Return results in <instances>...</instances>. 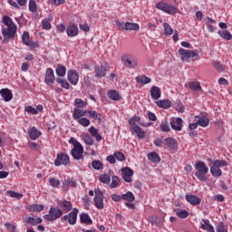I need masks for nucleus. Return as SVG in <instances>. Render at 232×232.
I'll list each match as a JSON object with an SVG mask.
<instances>
[{
    "instance_id": "obj_47",
    "label": "nucleus",
    "mask_w": 232,
    "mask_h": 232,
    "mask_svg": "<svg viewBox=\"0 0 232 232\" xmlns=\"http://www.w3.org/2000/svg\"><path fill=\"white\" fill-rule=\"evenodd\" d=\"M56 75H58V77H64V75H66V67L63 65H57Z\"/></svg>"
},
{
    "instance_id": "obj_61",
    "label": "nucleus",
    "mask_w": 232,
    "mask_h": 232,
    "mask_svg": "<svg viewBox=\"0 0 232 232\" xmlns=\"http://www.w3.org/2000/svg\"><path fill=\"white\" fill-rule=\"evenodd\" d=\"M216 231L217 232H227V229H226V227L224 226V224L222 222H220L216 227Z\"/></svg>"
},
{
    "instance_id": "obj_34",
    "label": "nucleus",
    "mask_w": 232,
    "mask_h": 232,
    "mask_svg": "<svg viewBox=\"0 0 232 232\" xmlns=\"http://www.w3.org/2000/svg\"><path fill=\"white\" fill-rule=\"evenodd\" d=\"M136 82H138V84H143V85L150 84V82H151V78H150L146 75L137 76Z\"/></svg>"
},
{
    "instance_id": "obj_39",
    "label": "nucleus",
    "mask_w": 232,
    "mask_h": 232,
    "mask_svg": "<svg viewBox=\"0 0 232 232\" xmlns=\"http://www.w3.org/2000/svg\"><path fill=\"white\" fill-rule=\"evenodd\" d=\"M212 66H214L215 70L218 72H224L226 70V65L224 63L218 62V60H214L212 62Z\"/></svg>"
},
{
    "instance_id": "obj_10",
    "label": "nucleus",
    "mask_w": 232,
    "mask_h": 232,
    "mask_svg": "<svg viewBox=\"0 0 232 232\" xmlns=\"http://www.w3.org/2000/svg\"><path fill=\"white\" fill-rule=\"evenodd\" d=\"M68 166L70 164V156L66 153H59L57 154V158L54 160V166Z\"/></svg>"
},
{
    "instance_id": "obj_58",
    "label": "nucleus",
    "mask_w": 232,
    "mask_h": 232,
    "mask_svg": "<svg viewBox=\"0 0 232 232\" xmlns=\"http://www.w3.org/2000/svg\"><path fill=\"white\" fill-rule=\"evenodd\" d=\"M49 183L51 184L52 188L61 186V180L56 179L55 178H49Z\"/></svg>"
},
{
    "instance_id": "obj_52",
    "label": "nucleus",
    "mask_w": 232,
    "mask_h": 232,
    "mask_svg": "<svg viewBox=\"0 0 232 232\" xmlns=\"http://www.w3.org/2000/svg\"><path fill=\"white\" fill-rule=\"evenodd\" d=\"M176 215L179 218H188L189 217V213L187 210L178 209L176 210Z\"/></svg>"
},
{
    "instance_id": "obj_56",
    "label": "nucleus",
    "mask_w": 232,
    "mask_h": 232,
    "mask_svg": "<svg viewBox=\"0 0 232 232\" xmlns=\"http://www.w3.org/2000/svg\"><path fill=\"white\" fill-rule=\"evenodd\" d=\"M82 139L87 146H93V139L89 134H85Z\"/></svg>"
},
{
    "instance_id": "obj_63",
    "label": "nucleus",
    "mask_w": 232,
    "mask_h": 232,
    "mask_svg": "<svg viewBox=\"0 0 232 232\" xmlns=\"http://www.w3.org/2000/svg\"><path fill=\"white\" fill-rule=\"evenodd\" d=\"M25 111H27V113H32L33 115H37L38 113L36 109L32 106L25 107Z\"/></svg>"
},
{
    "instance_id": "obj_50",
    "label": "nucleus",
    "mask_w": 232,
    "mask_h": 232,
    "mask_svg": "<svg viewBox=\"0 0 232 232\" xmlns=\"http://www.w3.org/2000/svg\"><path fill=\"white\" fill-rule=\"evenodd\" d=\"M210 173L213 177H222V170L217 167L211 166Z\"/></svg>"
},
{
    "instance_id": "obj_12",
    "label": "nucleus",
    "mask_w": 232,
    "mask_h": 232,
    "mask_svg": "<svg viewBox=\"0 0 232 232\" xmlns=\"http://www.w3.org/2000/svg\"><path fill=\"white\" fill-rule=\"evenodd\" d=\"M67 79L72 86H77V83L79 82V72L75 70L70 69L67 72Z\"/></svg>"
},
{
    "instance_id": "obj_60",
    "label": "nucleus",
    "mask_w": 232,
    "mask_h": 232,
    "mask_svg": "<svg viewBox=\"0 0 232 232\" xmlns=\"http://www.w3.org/2000/svg\"><path fill=\"white\" fill-rule=\"evenodd\" d=\"M115 159H117L120 162H124L126 160V156H124V153L121 151H117L114 153Z\"/></svg>"
},
{
    "instance_id": "obj_40",
    "label": "nucleus",
    "mask_w": 232,
    "mask_h": 232,
    "mask_svg": "<svg viewBox=\"0 0 232 232\" xmlns=\"http://www.w3.org/2000/svg\"><path fill=\"white\" fill-rule=\"evenodd\" d=\"M219 37H222V39H225V41H231L232 39V34L231 33H229V31H218V32Z\"/></svg>"
},
{
    "instance_id": "obj_32",
    "label": "nucleus",
    "mask_w": 232,
    "mask_h": 232,
    "mask_svg": "<svg viewBox=\"0 0 232 232\" xmlns=\"http://www.w3.org/2000/svg\"><path fill=\"white\" fill-rule=\"evenodd\" d=\"M121 63L126 68H135L137 66V60L135 59H121Z\"/></svg>"
},
{
    "instance_id": "obj_13",
    "label": "nucleus",
    "mask_w": 232,
    "mask_h": 232,
    "mask_svg": "<svg viewBox=\"0 0 232 232\" xmlns=\"http://www.w3.org/2000/svg\"><path fill=\"white\" fill-rule=\"evenodd\" d=\"M179 55H182V57H187V59H191L193 57H198V51L195 50H186L183 48H180L179 50Z\"/></svg>"
},
{
    "instance_id": "obj_18",
    "label": "nucleus",
    "mask_w": 232,
    "mask_h": 232,
    "mask_svg": "<svg viewBox=\"0 0 232 232\" xmlns=\"http://www.w3.org/2000/svg\"><path fill=\"white\" fill-rule=\"evenodd\" d=\"M185 198H186L187 202H188V204H191V206H198V204H200V202H202V199H200V198H198L195 195L187 194L185 196Z\"/></svg>"
},
{
    "instance_id": "obj_14",
    "label": "nucleus",
    "mask_w": 232,
    "mask_h": 232,
    "mask_svg": "<svg viewBox=\"0 0 232 232\" xmlns=\"http://www.w3.org/2000/svg\"><path fill=\"white\" fill-rule=\"evenodd\" d=\"M130 127L132 131L136 133L138 139H144V137H146V132H144V130H142V128H140L139 125L135 124V122L130 121Z\"/></svg>"
},
{
    "instance_id": "obj_25",
    "label": "nucleus",
    "mask_w": 232,
    "mask_h": 232,
    "mask_svg": "<svg viewBox=\"0 0 232 232\" xmlns=\"http://www.w3.org/2000/svg\"><path fill=\"white\" fill-rule=\"evenodd\" d=\"M52 21H53V15L52 14H49L47 18L42 21L44 30H52Z\"/></svg>"
},
{
    "instance_id": "obj_2",
    "label": "nucleus",
    "mask_w": 232,
    "mask_h": 232,
    "mask_svg": "<svg viewBox=\"0 0 232 232\" xmlns=\"http://www.w3.org/2000/svg\"><path fill=\"white\" fill-rule=\"evenodd\" d=\"M62 217L63 209L59 208V207H51L49 209V214L44 215V220H48V222H53Z\"/></svg>"
},
{
    "instance_id": "obj_41",
    "label": "nucleus",
    "mask_w": 232,
    "mask_h": 232,
    "mask_svg": "<svg viewBox=\"0 0 232 232\" xmlns=\"http://www.w3.org/2000/svg\"><path fill=\"white\" fill-rule=\"evenodd\" d=\"M3 23L7 27L17 26L15 24V23H14V20H12V18H10V16H8V15H4L3 16Z\"/></svg>"
},
{
    "instance_id": "obj_23",
    "label": "nucleus",
    "mask_w": 232,
    "mask_h": 232,
    "mask_svg": "<svg viewBox=\"0 0 232 232\" xmlns=\"http://www.w3.org/2000/svg\"><path fill=\"white\" fill-rule=\"evenodd\" d=\"M165 144L169 148V150H174L177 151L179 144L177 143V140L171 137H169L165 139Z\"/></svg>"
},
{
    "instance_id": "obj_19",
    "label": "nucleus",
    "mask_w": 232,
    "mask_h": 232,
    "mask_svg": "<svg viewBox=\"0 0 232 232\" xmlns=\"http://www.w3.org/2000/svg\"><path fill=\"white\" fill-rule=\"evenodd\" d=\"M55 81V75L53 74V69L48 68L45 72L44 82L46 84H53Z\"/></svg>"
},
{
    "instance_id": "obj_54",
    "label": "nucleus",
    "mask_w": 232,
    "mask_h": 232,
    "mask_svg": "<svg viewBox=\"0 0 232 232\" xmlns=\"http://www.w3.org/2000/svg\"><path fill=\"white\" fill-rule=\"evenodd\" d=\"M119 182H121V179H119L117 176H112L111 183L110 187L112 189H115V188H117V186H119Z\"/></svg>"
},
{
    "instance_id": "obj_8",
    "label": "nucleus",
    "mask_w": 232,
    "mask_h": 232,
    "mask_svg": "<svg viewBox=\"0 0 232 232\" xmlns=\"http://www.w3.org/2000/svg\"><path fill=\"white\" fill-rule=\"evenodd\" d=\"M22 42L25 44V46H28L29 48H32L33 50L35 48H39V43L34 42L30 38V33L27 31H24L22 34Z\"/></svg>"
},
{
    "instance_id": "obj_15",
    "label": "nucleus",
    "mask_w": 232,
    "mask_h": 232,
    "mask_svg": "<svg viewBox=\"0 0 232 232\" xmlns=\"http://www.w3.org/2000/svg\"><path fill=\"white\" fill-rule=\"evenodd\" d=\"M68 37H77L79 35V27L76 24H71L66 30Z\"/></svg>"
},
{
    "instance_id": "obj_6",
    "label": "nucleus",
    "mask_w": 232,
    "mask_h": 232,
    "mask_svg": "<svg viewBox=\"0 0 232 232\" xmlns=\"http://www.w3.org/2000/svg\"><path fill=\"white\" fill-rule=\"evenodd\" d=\"M156 8L158 10L165 12L166 14H169L170 15H175V14H177V8H175V6L166 4L164 2H159L156 5Z\"/></svg>"
},
{
    "instance_id": "obj_4",
    "label": "nucleus",
    "mask_w": 232,
    "mask_h": 232,
    "mask_svg": "<svg viewBox=\"0 0 232 232\" xmlns=\"http://www.w3.org/2000/svg\"><path fill=\"white\" fill-rule=\"evenodd\" d=\"M116 26L119 30H125L126 32L137 31L140 29V25L137 23L126 22L125 24L122 22L116 21Z\"/></svg>"
},
{
    "instance_id": "obj_11",
    "label": "nucleus",
    "mask_w": 232,
    "mask_h": 232,
    "mask_svg": "<svg viewBox=\"0 0 232 232\" xmlns=\"http://www.w3.org/2000/svg\"><path fill=\"white\" fill-rule=\"evenodd\" d=\"M121 177L125 182H133V169L130 167H124L121 169Z\"/></svg>"
},
{
    "instance_id": "obj_22",
    "label": "nucleus",
    "mask_w": 232,
    "mask_h": 232,
    "mask_svg": "<svg viewBox=\"0 0 232 232\" xmlns=\"http://www.w3.org/2000/svg\"><path fill=\"white\" fill-rule=\"evenodd\" d=\"M94 73L95 77H98V79H101L102 77H106V67L101 65H96L94 67Z\"/></svg>"
},
{
    "instance_id": "obj_57",
    "label": "nucleus",
    "mask_w": 232,
    "mask_h": 232,
    "mask_svg": "<svg viewBox=\"0 0 232 232\" xmlns=\"http://www.w3.org/2000/svg\"><path fill=\"white\" fill-rule=\"evenodd\" d=\"M30 209H31L32 211L40 213V211H43V210L44 209V206H43V205H38V204H34V205H32V206L30 207Z\"/></svg>"
},
{
    "instance_id": "obj_5",
    "label": "nucleus",
    "mask_w": 232,
    "mask_h": 232,
    "mask_svg": "<svg viewBox=\"0 0 232 232\" xmlns=\"http://www.w3.org/2000/svg\"><path fill=\"white\" fill-rule=\"evenodd\" d=\"M94 193L93 201L95 208H97V209H104V193H102L101 189H95Z\"/></svg>"
},
{
    "instance_id": "obj_42",
    "label": "nucleus",
    "mask_w": 232,
    "mask_h": 232,
    "mask_svg": "<svg viewBox=\"0 0 232 232\" xmlns=\"http://www.w3.org/2000/svg\"><path fill=\"white\" fill-rule=\"evenodd\" d=\"M188 87L190 90H193L194 92H200V90H202L199 82H189Z\"/></svg>"
},
{
    "instance_id": "obj_62",
    "label": "nucleus",
    "mask_w": 232,
    "mask_h": 232,
    "mask_svg": "<svg viewBox=\"0 0 232 232\" xmlns=\"http://www.w3.org/2000/svg\"><path fill=\"white\" fill-rule=\"evenodd\" d=\"M111 200H113V202H121L122 200V195H119V194H112L111 196Z\"/></svg>"
},
{
    "instance_id": "obj_29",
    "label": "nucleus",
    "mask_w": 232,
    "mask_h": 232,
    "mask_svg": "<svg viewBox=\"0 0 232 232\" xmlns=\"http://www.w3.org/2000/svg\"><path fill=\"white\" fill-rule=\"evenodd\" d=\"M197 122L198 126H201L202 128H207V126H209V120L206 116H197L196 117Z\"/></svg>"
},
{
    "instance_id": "obj_59",
    "label": "nucleus",
    "mask_w": 232,
    "mask_h": 232,
    "mask_svg": "<svg viewBox=\"0 0 232 232\" xmlns=\"http://www.w3.org/2000/svg\"><path fill=\"white\" fill-rule=\"evenodd\" d=\"M29 10L33 13L35 14L37 12V4L34 0L29 1Z\"/></svg>"
},
{
    "instance_id": "obj_45",
    "label": "nucleus",
    "mask_w": 232,
    "mask_h": 232,
    "mask_svg": "<svg viewBox=\"0 0 232 232\" xmlns=\"http://www.w3.org/2000/svg\"><path fill=\"white\" fill-rule=\"evenodd\" d=\"M6 195L11 197L12 198H17V200H21V198H23V194L15 192L14 190H7Z\"/></svg>"
},
{
    "instance_id": "obj_43",
    "label": "nucleus",
    "mask_w": 232,
    "mask_h": 232,
    "mask_svg": "<svg viewBox=\"0 0 232 232\" xmlns=\"http://www.w3.org/2000/svg\"><path fill=\"white\" fill-rule=\"evenodd\" d=\"M88 117L94 119V121H101L102 115L95 111H88Z\"/></svg>"
},
{
    "instance_id": "obj_16",
    "label": "nucleus",
    "mask_w": 232,
    "mask_h": 232,
    "mask_svg": "<svg viewBox=\"0 0 232 232\" xmlns=\"http://www.w3.org/2000/svg\"><path fill=\"white\" fill-rule=\"evenodd\" d=\"M170 126L172 130L175 131H181L182 130V119L181 118H174L170 121Z\"/></svg>"
},
{
    "instance_id": "obj_9",
    "label": "nucleus",
    "mask_w": 232,
    "mask_h": 232,
    "mask_svg": "<svg viewBox=\"0 0 232 232\" xmlns=\"http://www.w3.org/2000/svg\"><path fill=\"white\" fill-rule=\"evenodd\" d=\"M84 153V147L82 144H76L71 151L72 157L74 160H82Z\"/></svg>"
},
{
    "instance_id": "obj_27",
    "label": "nucleus",
    "mask_w": 232,
    "mask_h": 232,
    "mask_svg": "<svg viewBox=\"0 0 232 232\" xmlns=\"http://www.w3.org/2000/svg\"><path fill=\"white\" fill-rule=\"evenodd\" d=\"M80 222L82 224H86L87 226H92V224H93V221L88 213H82L80 215Z\"/></svg>"
},
{
    "instance_id": "obj_44",
    "label": "nucleus",
    "mask_w": 232,
    "mask_h": 232,
    "mask_svg": "<svg viewBox=\"0 0 232 232\" xmlns=\"http://www.w3.org/2000/svg\"><path fill=\"white\" fill-rule=\"evenodd\" d=\"M212 167L220 169L222 166H227V162L223 160H217L215 161H211Z\"/></svg>"
},
{
    "instance_id": "obj_3",
    "label": "nucleus",
    "mask_w": 232,
    "mask_h": 232,
    "mask_svg": "<svg viewBox=\"0 0 232 232\" xmlns=\"http://www.w3.org/2000/svg\"><path fill=\"white\" fill-rule=\"evenodd\" d=\"M1 32L4 37L3 43H10V40L14 41V39H15V34H17V26L6 28L3 27Z\"/></svg>"
},
{
    "instance_id": "obj_31",
    "label": "nucleus",
    "mask_w": 232,
    "mask_h": 232,
    "mask_svg": "<svg viewBox=\"0 0 232 232\" xmlns=\"http://www.w3.org/2000/svg\"><path fill=\"white\" fill-rule=\"evenodd\" d=\"M41 137V131H39L35 127L29 130V138L31 140H37Z\"/></svg>"
},
{
    "instance_id": "obj_1",
    "label": "nucleus",
    "mask_w": 232,
    "mask_h": 232,
    "mask_svg": "<svg viewBox=\"0 0 232 232\" xmlns=\"http://www.w3.org/2000/svg\"><path fill=\"white\" fill-rule=\"evenodd\" d=\"M194 167L197 169L195 172V177L197 179L200 180L201 182H206V180H208V177L206 175H208L209 168L206 166L204 161L200 160L196 161Z\"/></svg>"
},
{
    "instance_id": "obj_53",
    "label": "nucleus",
    "mask_w": 232,
    "mask_h": 232,
    "mask_svg": "<svg viewBox=\"0 0 232 232\" xmlns=\"http://www.w3.org/2000/svg\"><path fill=\"white\" fill-rule=\"evenodd\" d=\"M100 180L102 184H110V182H111V178L108 174H102L100 176Z\"/></svg>"
},
{
    "instance_id": "obj_38",
    "label": "nucleus",
    "mask_w": 232,
    "mask_h": 232,
    "mask_svg": "<svg viewBox=\"0 0 232 232\" xmlns=\"http://www.w3.org/2000/svg\"><path fill=\"white\" fill-rule=\"evenodd\" d=\"M121 198L122 200H126V202H135V195L131 191L122 194Z\"/></svg>"
},
{
    "instance_id": "obj_24",
    "label": "nucleus",
    "mask_w": 232,
    "mask_h": 232,
    "mask_svg": "<svg viewBox=\"0 0 232 232\" xmlns=\"http://www.w3.org/2000/svg\"><path fill=\"white\" fill-rule=\"evenodd\" d=\"M161 92L160 88L157 86H152L150 88V97L153 101H159L160 99Z\"/></svg>"
},
{
    "instance_id": "obj_33",
    "label": "nucleus",
    "mask_w": 232,
    "mask_h": 232,
    "mask_svg": "<svg viewBox=\"0 0 232 232\" xmlns=\"http://www.w3.org/2000/svg\"><path fill=\"white\" fill-rule=\"evenodd\" d=\"M148 159L150 162H153V164H159V162H160V156H159L155 151L149 153Z\"/></svg>"
},
{
    "instance_id": "obj_20",
    "label": "nucleus",
    "mask_w": 232,
    "mask_h": 232,
    "mask_svg": "<svg viewBox=\"0 0 232 232\" xmlns=\"http://www.w3.org/2000/svg\"><path fill=\"white\" fill-rule=\"evenodd\" d=\"M58 206L61 208L63 213H68L69 211H72V202L68 200L58 202Z\"/></svg>"
},
{
    "instance_id": "obj_64",
    "label": "nucleus",
    "mask_w": 232,
    "mask_h": 232,
    "mask_svg": "<svg viewBox=\"0 0 232 232\" xmlns=\"http://www.w3.org/2000/svg\"><path fill=\"white\" fill-rule=\"evenodd\" d=\"M5 227H6V229H8V231L10 232H15V225H12L10 223H5Z\"/></svg>"
},
{
    "instance_id": "obj_35",
    "label": "nucleus",
    "mask_w": 232,
    "mask_h": 232,
    "mask_svg": "<svg viewBox=\"0 0 232 232\" xmlns=\"http://www.w3.org/2000/svg\"><path fill=\"white\" fill-rule=\"evenodd\" d=\"M26 224H29V226H37V224H41L43 222V218H34V217H28L25 219Z\"/></svg>"
},
{
    "instance_id": "obj_28",
    "label": "nucleus",
    "mask_w": 232,
    "mask_h": 232,
    "mask_svg": "<svg viewBox=\"0 0 232 232\" xmlns=\"http://www.w3.org/2000/svg\"><path fill=\"white\" fill-rule=\"evenodd\" d=\"M200 229L208 232H215V228L213 227V226H211V224H209L208 219H202Z\"/></svg>"
},
{
    "instance_id": "obj_46",
    "label": "nucleus",
    "mask_w": 232,
    "mask_h": 232,
    "mask_svg": "<svg viewBox=\"0 0 232 232\" xmlns=\"http://www.w3.org/2000/svg\"><path fill=\"white\" fill-rule=\"evenodd\" d=\"M56 82L60 84L62 88H64L65 90H70V83L68 82V81L62 78H57Z\"/></svg>"
},
{
    "instance_id": "obj_30",
    "label": "nucleus",
    "mask_w": 232,
    "mask_h": 232,
    "mask_svg": "<svg viewBox=\"0 0 232 232\" xmlns=\"http://www.w3.org/2000/svg\"><path fill=\"white\" fill-rule=\"evenodd\" d=\"M89 133H91L92 137H93L97 142H101V140H102V136L99 134V130L95 129V127L92 126L89 128Z\"/></svg>"
},
{
    "instance_id": "obj_21",
    "label": "nucleus",
    "mask_w": 232,
    "mask_h": 232,
    "mask_svg": "<svg viewBox=\"0 0 232 232\" xmlns=\"http://www.w3.org/2000/svg\"><path fill=\"white\" fill-rule=\"evenodd\" d=\"M68 186H71V188H77V181L73 179V178H68L63 182L62 188L63 191H68Z\"/></svg>"
},
{
    "instance_id": "obj_49",
    "label": "nucleus",
    "mask_w": 232,
    "mask_h": 232,
    "mask_svg": "<svg viewBox=\"0 0 232 232\" xmlns=\"http://www.w3.org/2000/svg\"><path fill=\"white\" fill-rule=\"evenodd\" d=\"M92 167L93 168V169H96V171H99L102 169L103 165L102 162H101V160H94L92 161Z\"/></svg>"
},
{
    "instance_id": "obj_37",
    "label": "nucleus",
    "mask_w": 232,
    "mask_h": 232,
    "mask_svg": "<svg viewBox=\"0 0 232 232\" xmlns=\"http://www.w3.org/2000/svg\"><path fill=\"white\" fill-rule=\"evenodd\" d=\"M108 97L111 99V101H121L122 99L121 94H119L115 90L109 91Z\"/></svg>"
},
{
    "instance_id": "obj_26",
    "label": "nucleus",
    "mask_w": 232,
    "mask_h": 232,
    "mask_svg": "<svg viewBox=\"0 0 232 232\" xmlns=\"http://www.w3.org/2000/svg\"><path fill=\"white\" fill-rule=\"evenodd\" d=\"M86 113H88V111H82L81 109L74 108L72 119H74V121H78L79 119H81V117H85Z\"/></svg>"
},
{
    "instance_id": "obj_51",
    "label": "nucleus",
    "mask_w": 232,
    "mask_h": 232,
    "mask_svg": "<svg viewBox=\"0 0 232 232\" xmlns=\"http://www.w3.org/2000/svg\"><path fill=\"white\" fill-rule=\"evenodd\" d=\"M74 106L76 108H86L88 106V102L82 101V99H75L74 101Z\"/></svg>"
},
{
    "instance_id": "obj_48",
    "label": "nucleus",
    "mask_w": 232,
    "mask_h": 232,
    "mask_svg": "<svg viewBox=\"0 0 232 232\" xmlns=\"http://www.w3.org/2000/svg\"><path fill=\"white\" fill-rule=\"evenodd\" d=\"M164 34L165 35H173V28L168 23L163 24Z\"/></svg>"
},
{
    "instance_id": "obj_36",
    "label": "nucleus",
    "mask_w": 232,
    "mask_h": 232,
    "mask_svg": "<svg viewBox=\"0 0 232 232\" xmlns=\"http://www.w3.org/2000/svg\"><path fill=\"white\" fill-rule=\"evenodd\" d=\"M157 106L159 108H164V110H168V108H171V102L169 100H160L156 102Z\"/></svg>"
},
{
    "instance_id": "obj_7",
    "label": "nucleus",
    "mask_w": 232,
    "mask_h": 232,
    "mask_svg": "<svg viewBox=\"0 0 232 232\" xmlns=\"http://www.w3.org/2000/svg\"><path fill=\"white\" fill-rule=\"evenodd\" d=\"M77 215H79V209L74 208L68 215L62 218V222L68 220L70 226H75L77 224Z\"/></svg>"
},
{
    "instance_id": "obj_55",
    "label": "nucleus",
    "mask_w": 232,
    "mask_h": 232,
    "mask_svg": "<svg viewBox=\"0 0 232 232\" xmlns=\"http://www.w3.org/2000/svg\"><path fill=\"white\" fill-rule=\"evenodd\" d=\"M77 122L84 128H88V126L90 125V120H88V118H80L77 120Z\"/></svg>"
},
{
    "instance_id": "obj_17",
    "label": "nucleus",
    "mask_w": 232,
    "mask_h": 232,
    "mask_svg": "<svg viewBox=\"0 0 232 232\" xmlns=\"http://www.w3.org/2000/svg\"><path fill=\"white\" fill-rule=\"evenodd\" d=\"M0 95L4 99L5 102H10V100L14 99V94H12V91L8 88L0 90Z\"/></svg>"
}]
</instances>
